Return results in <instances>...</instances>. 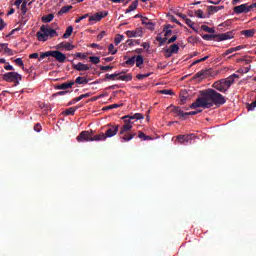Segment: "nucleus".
<instances>
[{"mask_svg": "<svg viewBox=\"0 0 256 256\" xmlns=\"http://www.w3.org/2000/svg\"><path fill=\"white\" fill-rule=\"evenodd\" d=\"M231 53H235L234 48H230V49L226 50L225 53L222 54V57H227V55H231Z\"/></svg>", "mask_w": 256, "mask_h": 256, "instance_id": "53", "label": "nucleus"}, {"mask_svg": "<svg viewBox=\"0 0 256 256\" xmlns=\"http://www.w3.org/2000/svg\"><path fill=\"white\" fill-rule=\"evenodd\" d=\"M87 17H89V14H84L83 16L77 18L75 23H81V21H83V19H87Z\"/></svg>", "mask_w": 256, "mask_h": 256, "instance_id": "57", "label": "nucleus"}, {"mask_svg": "<svg viewBox=\"0 0 256 256\" xmlns=\"http://www.w3.org/2000/svg\"><path fill=\"white\" fill-rule=\"evenodd\" d=\"M107 139V136L105 133L101 132L100 134L92 136V141H105Z\"/></svg>", "mask_w": 256, "mask_h": 256, "instance_id": "22", "label": "nucleus"}, {"mask_svg": "<svg viewBox=\"0 0 256 256\" xmlns=\"http://www.w3.org/2000/svg\"><path fill=\"white\" fill-rule=\"evenodd\" d=\"M113 69V66H100V71H111Z\"/></svg>", "mask_w": 256, "mask_h": 256, "instance_id": "55", "label": "nucleus"}, {"mask_svg": "<svg viewBox=\"0 0 256 256\" xmlns=\"http://www.w3.org/2000/svg\"><path fill=\"white\" fill-rule=\"evenodd\" d=\"M172 52H170L169 51V48H167L166 50H165V57H166V59H169L170 57H172Z\"/></svg>", "mask_w": 256, "mask_h": 256, "instance_id": "64", "label": "nucleus"}, {"mask_svg": "<svg viewBox=\"0 0 256 256\" xmlns=\"http://www.w3.org/2000/svg\"><path fill=\"white\" fill-rule=\"evenodd\" d=\"M187 91L183 90L180 92V105H185V103H187Z\"/></svg>", "mask_w": 256, "mask_h": 256, "instance_id": "25", "label": "nucleus"}, {"mask_svg": "<svg viewBox=\"0 0 256 256\" xmlns=\"http://www.w3.org/2000/svg\"><path fill=\"white\" fill-rule=\"evenodd\" d=\"M156 41H158L159 46L162 47V45H165V43H167V38H166V36L163 38V37H161V34H159L156 37Z\"/></svg>", "mask_w": 256, "mask_h": 256, "instance_id": "37", "label": "nucleus"}, {"mask_svg": "<svg viewBox=\"0 0 256 256\" xmlns=\"http://www.w3.org/2000/svg\"><path fill=\"white\" fill-rule=\"evenodd\" d=\"M124 124L120 128L119 135L122 143H129L133 138L137 136V133L133 132V118L131 116L122 117Z\"/></svg>", "mask_w": 256, "mask_h": 256, "instance_id": "2", "label": "nucleus"}, {"mask_svg": "<svg viewBox=\"0 0 256 256\" xmlns=\"http://www.w3.org/2000/svg\"><path fill=\"white\" fill-rule=\"evenodd\" d=\"M222 9H225V6H208V14L213 15V13H218Z\"/></svg>", "mask_w": 256, "mask_h": 256, "instance_id": "21", "label": "nucleus"}, {"mask_svg": "<svg viewBox=\"0 0 256 256\" xmlns=\"http://www.w3.org/2000/svg\"><path fill=\"white\" fill-rule=\"evenodd\" d=\"M77 84V85H87V83H89V80L85 77H81V76H78L76 78V80L74 81V84Z\"/></svg>", "mask_w": 256, "mask_h": 256, "instance_id": "24", "label": "nucleus"}, {"mask_svg": "<svg viewBox=\"0 0 256 256\" xmlns=\"http://www.w3.org/2000/svg\"><path fill=\"white\" fill-rule=\"evenodd\" d=\"M176 139L181 145H187L193 141V134L178 135Z\"/></svg>", "mask_w": 256, "mask_h": 256, "instance_id": "9", "label": "nucleus"}, {"mask_svg": "<svg viewBox=\"0 0 256 256\" xmlns=\"http://www.w3.org/2000/svg\"><path fill=\"white\" fill-rule=\"evenodd\" d=\"M208 77H211V69L201 70L194 75V79H200V81H203V79H207Z\"/></svg>", "mask_w": 256, "mask_h": 256, "instance_id": "11", "label": "nucleus"}, {"mask_svg": "<svg viewBox=\"0 0 256 256\" xmlns=\"http://www.w3.org/2000/svg\"><path fill=\"white\" fill-rule=\"evenodd\" d=\"M255 107H256V99L251 104H247L248 111H253L255 109Z\"/></svg>", "mask_w": 256, "mask_h": 256, "instance_id": "52", "label": "nucleus"}, {"mask_svg": "<svg viewBox=\"0 0 256 256\" xmlns=\"http://www.w3.org/2000/svg\"><path fill=\"white\" fill-rule=\"evenodd\" d=\"M27 3H29V0H24L22 2L21 11H22L23 15H25V13H27V7H28Z\"/></svg>", "mask_w": 256, "mask_h": 256, "instance_id": "41", "label": "nucleus"}, {"mask_svg": "<svg viewBox=\"0 0 256 256\" xmlns=\"http://www.w3.org/2000/svg\"><path fill=\"white\" fill-rule=\"evenodd\" d=\"M227 99L223 94L217 92L215 89H207L201 92V97L197 98L195 102L190 105V109H197L201 107L202 109H211L213 105L216 107H221L225 105Z\"/></svg>", "mask_w": 256, "mask_h": 256, "instance_id": "1", "label": "nucleus"}, {"mask_svg": "<svg viewBox=\"0 0 256 256\" xmlns=\"http://www.w3.org/2000/svg\"><path fill=\"white\" fill-rule=\"evenodd\" d=\"M249 12H251V6H249V4L247 3L234 7V13L236 15H241L242 13H249Z\"/></svg>", "mask_w": 256, "mask_h": 256, "instance_id": "8", "label": "nucleus"}, {"mask_svg": "<svg viewBox=\"0 0 256 256\" xmlns=\"http://www.w3.org/2000/svg\"><path fill=\"white\" fill-rule=\"evenodd\" d=\"M123 73L125 72H120V73H114V74H106L104 81H115L116 79H118L119 75H123Z\"/></svg>", "mask_w": 256, "mask_h": 256, "instance_id": "20", "label": "nucleus"}, {"mask_svg": "<svg viewBox=\"0 0 256 256\" xmlns=\"http://www.w3.org/2000/svg\"><path fill=\"white\" fill-rule=\"evenodd\" d=\"M47 57H53L58 63H65V61H67V55L59 50L42 52L38 58V61H41V59H45Z\"/></svg>", "mask_w": 256, "mask_h": 256, "instance_id": "4", "label": "nucleus"}, {"mask_svg": "<svg viewBox=\"0 0 256 256\" xmlns=\"http://www.w3.org/2000/svg\"><path fill=\"white\" fill-rule=\"evenodd\" d=\"M78 109L79 107H70L63 112V115H75V111Z\"/></svg>", "mask_w": 256, "mask_h": 256, "instance_id": "34", "label": "nucleus"}, {"mask_svg": "<svg viewBox=\"0 0 256 256\" xmlns=\"http://www.w3.org/2000/svg\"><path fill=\"white\" fill-rule=\"evenodd\" d=\"M139 5V0H135L132 4L126 9V13H131V11H135L137 6Z\"/></svg>", "mask_w": 256, "mask_h": 256, "instance_id": "28", "label": "nucleus"}, {"mask_svg": "<svg viewBox=\"0 0 256 256\" xmlns=\"http://www.w3.org/2000/svg\"><path fill=\"white\" fill-rule=\"evenodd\" d=\"M170 21H172V23H176V25H182L181 22H179L177 18H175V16H170Z\"/></svg>", "mask_w": 256, "mask_h": 256, "instance_id": "62", "label": "nucleus"}, {"mask_svg": "<svg viewBox=\"0 0 256 256\" xmlns=\"http://www.w3.org/2000/svg\"><path fill=\"white\" fill-rule=\"evenodd\" d=\"M109 15L108 12H97L96 14L89 17V21H101V19L107 17Z\"/></svg>", "mask_w": 256, "mask_h": 256, "instance_id": "16", "label": "nucleus"}, {"mask_svg": "<svg viewBox=\"0 0 256 256\" xmlns=\"http://www.w3.org/2000/svg\"><path fill=\"white\" fill-rule=\"evenodd\" d=\"M196 17L199 19H205V16L203 15V10L199 9L195 12Z\"/></svg>", "mask_w": 256, "mask_h": 256, "instance_id": "50", "label": "nucleus"}, {"mask_svg": "<svg viewBox=\"0 0 256 256\" xmlns=\"http://www.w3.org/2000/svg\"><path fill=\"white\" fill-rule=\"evenodd\" d=\"M58 49H66V51H73L75 49V45L70 42H62L58 44Z\"/></svg>", "mask_w": 256, "mask_h": 256, "instance_id": "18", "label": "nucleus"}, {"mask_svg": "<svg viewBox=\"0 0 256 256\" xmlns=\"http://www.w3.org/2000/svg\"><path fill=\"white\" fill-rule=\"evenodd\" d=\"M3 81L7 83H15V85H19V81L23 79V76L17 72H7L2 76Z\"/></svg>", "mask_w": 256, "mask_h": 256, "instance_id": "5", "label": "nucleus"}, {"mask_svg": "<svg viewBox=\"0 0 256 256\" xmlns=\"http://www.w3.org/2000/svg\"><path fill=\"white\" fill-rule=\"evenodd\" d=\"M59 34L57 33V31L55 29H51V28H46L45 25H42L40 27V31H38L36 33V37L38 39V41H47V39H53V37H58Z\"/></svg>", "mask_w": 256, "mask_h": 256, "instance_id": "3", "label": "nucleus"}, {"mask_svg": "<svg viewBox=\"0 0 256 256\" xmlns=\"http://www.w3.org/2000/svg\"><path fill=\"white\" fill-rule=\"evenodd\" d=\"M108 51H109V53H111V55H116L117 54V50H115V46L113 44H110L108 46Z\"/></svg>", "mask_w": 256, "mask_h": 256, "instance_id": "45", "label": "nucleus"}, {"mask_svg": "<svg viewBox=\"0 0 256 256\" xmlns=\"http://www.w3.org/2000/svg\"><path fill=\"white\" fill-rule=\"evenodd\" d=\"M235 79H239V75L232 74L229 77H227L226 79H222V82H223L224 86H226V89L228 91H229V88L231 87V85H233V83H235Z\"/></svg>", "mask_w": 256, "mask_h": 256, "instance_id": "12", "label": "nucleus"}, {"mask_svg": "<svg viewBox=\"0 0 256 256\" xmlns=\"http://www.w3.org/2000/svg\"><path fill=\"white\" fill-rule=\"evenodd\" d=\"M89 60L94 65H99V63H101V59L98 56H91Z\"/></svg>", "mask_w": 256, "mask_h": 256, "instance_id": "38", "label": "nucleus"}, {"mask_svg": "<svg viewBox=\"0 0 256 256\" xmlns=\"http://www.w3.org/2000/svg\"><path fill=\"white\" fill-rule=\"evenodd\" d=\"M135 62H136V67H141V65L144 62L143 56H141V55L136 56Z\"/></svg>", "mask_w": 256, "mask_h": 256, "instance_id": "39", "label": "nucleus"}, {"mask_svg": "<svg viewBox=\"0 0 256 256\" xmlns=\"http://www.w3.org/2000/svg\"><path fill=\"white\" fill-rule=\"evenodd\" d=\"M233 37H235V30L222 33V34H217L216 41H227L229 39H233Z\"/></svg>", "mask_w": 256, "mask_h": 256, "instance_id": "10", "label": "nucleus"}, {"mask_svg": "<svg viewBox=\"0 0 256 256\" xmlns=\"http://www.w3.org/2000/svg\"><path fill=\"white\" fill-rule=\"evenodd\" d=\"M123 104H112L107 106V109H117L118 107H122Z\"/></svg>", "mask_w": 256, "mask_h": 256, "instance_id": "60", "label": "nucleus"}, {"mask_svg": "<svg viewBox=\"0 0 256 256\" xmlns=\"http://www.w3.org/2000/svg\"><path fill=\"white\" fill-rule=\"evenodd\" d=\"M117 133H119V125L108 124V128L104 134L106 135V139H107V138L115 137Z\"/></svg>", "mask_w": 256, "mask_h": 256, "instance_id": "7", "label": "nucleus"}, {"mask_svg": "<svg viewBox=\"0 0 256 256\" xmlns=\"http://www.w3.org/2000/svg\"><path fill=\"white\" fill-rule=\"evenodd\" d=\"M160 93L162 95H175V92H173V90H167V89L160 90Z\"/></svg>", "mask_w": 256, "mask_h": 256, "instance_id": "46", "label": "nucleus"}, {"mask_svg": "<svg viewBox=\"0 0 256 256\" xmlns=\"http://www.w3.org/2000/svg\"><path fill=\"white\" fill-rule=\"evenodd\" d=\"M55 19V15L53 13L45 15L42 17V22L43 23H51V21Z\"/></svg>", "mask_w": 256, "mask_h": 256, "instance_id": "29", "label": "nucleus"}, {"mask_svg": "<svg viewBox=\"0 0 256 256\" xmlns=\"http://www.w3.org/2000/svg\"><path fill=\"white\" fill-rule=\"evenodd\" d=\"M14 62H15L16 65H18L19 67H22V69H25L24 64H23V59L17 58V59L14 60Z\"/></svg>", "mask_w": 256, "mask_h": 256, "instance_id": "48", "label": "nucleus"}, {"mask_svg": "<svg viewBox=\"0 0 256 256\" xmlns=\"http://www.w3.org/2000/svg\"><path fill=\"white\" fill-rule=\"evenodd\" d=\"M130 119H136V121H139V120L143 119V114L136 113V114L130 116Z\"/></svg>", "mask_w": 256, "mask_h": 256, "instance_id": "44", "label": "nucleus"}, {"mask_svg": "<svg viewBox=\"0 0 256 256\" xmlns=\"http://www.w3.org/2000/svg\"><path fill=\"white\" fill-rule=\"evenodd\" d=\"M125 39V36L121 35V34H117L115 39H114V43L115 45H119V43H121V41Z\"/></svg>", "mask_w": 256, "mask_h": 256, "instance_id": "42", "label": "nucleus"}, {"mask_svg": "<svg viewBox=\"0 0 256 256\" xmlns=\"http://www.w3.org/2000/svg\"><path fill=\"white\" fill-rule=\"evenodd\" d=\"M105 35H107V32L102 31L97 35V40L101 41L103 39V37H105Z\"/></svg>", "mask_w": 256, "mask_h": 256, "instance_id": "58", "label": "nucleus"}, {"mask_svg": "<svg viewBox=\"0 0 256 256\" xmlns=\"http://www.w3.org/2000/svg\"><path fill=\"white\" fill-rule=\"evenodd\" d=\"M117 79L118 81H131L133 79V75L132 74L119 75Z\"/></svg>", "mask_w": 256, "mask_h": 256, "instance_id": "31", "label": "nucleus"}, {"mask_svg": "<svg viewBox=\"0 0 256 256\" xmlns=\"http://www.w3.org/2000/svg\"><path fill=\"white\" fill-rule=\"evenodd\" d=\"M168 49H169L170 53H172L173 55L179 53V45H177V44L170 45V47Z\"/></svg>", "mask_w": 256, "mask_h": 256, "instance_id": "35", "label": "nucleus"}, {"mask_svg": "<svg viewBox=\"0 0 256 256\" xmlns=\"http://www.w3.org/2000/svg\"><path fill=\"white\" fill-rule=\"evenodd\" d=\"M4 52L9 56L14 55L13 51L8 46L5 47Z\"/></svg>", "mask_w": 256, "mask_h": 256, "instance_id": "61", "label": "nucleus"}, {"mask_svg": "<svg viewBox=\"0 0 256 256\" xmlns=\"http://www.w3.org/2000/svg\"><path fill=\"white\" fill-rule=\"evenodd\" d=\"M185 23H186V25H188V27H190V29H193V31H195V33H199V30H197L195 27H193V25H195V23L191 19L187 18L185 20Z\"/></svg>", "mask_w": 256, "mask_h": 256, "instance_id": "36", "label": "nucleus"}, {"mask_svg": "<svg viewBox=\"0 0 256 256\" xmlns=\"http://www.w3.org/2000/svg\"><path fill=\"white\" fill-rule=\"evenodd\" d=\"M90 95H91V93L82 94L79 97H76V98L72 99L68 103V106L75 105V103H79V101H81L82 99H87V97H89Z\"/></svg>", "mask_w": 256, "mask_h": 256, "instance_id": "19", "label": "nucleus"}, {"mask_svg": "<svg viewBox=\"0 0 256 256\" xmlns=\"http://www.w3.org/2000/svg\"><path fill=\"white\" fill-rule=\"evenodd\" d=\"M67 93H69V91L65 90V91H60V92H56L52 95V97H59V96H63V95H67Z\"/></svg>", "mask_w": 256, "mask_h": 256, "instance_id": "51", "label": "nucleus"}, {"mask_svg": "<svg viewBox=\"0 0 256 256\" xmlns=\"http://www.w3.org/2000/svg\"><path fill=\"white\" fill-rule=\"evenodd\" d=\"M71 9H73V6H71V5H66V6H64V7H62V8L60 9V11L58 12V15L60 16V15H63V14H65V13H69V11H71Z\"/></svg>", "mask_w": 256, "mask_h": 256, "instance_id": "30", "label": "nucleus"}, {"mask_svg": "<svg viewBox=\"0 0 256 256\" xmlns=\"http://www.w3.org/2000/svg\"><path fill=\"white\" fill-rule=\"evenodd\" d=\"M241 35H244L245 37H253L255 35V29L243 30Z\"/></svg>", "mask_w": 256, "mask_h": 256, "instance_id": "33", "label": "nucleus"}, {"mask_svg": "<svg viewBox=\"0 0 256 256\" xmlns=\"http://www.w3.org/2000/svg\"><path fill=\"white\" fill-rule=\"evenodd\" d=\"M41 129H42V126L40 123H37L34 125V131H36V133H41Z\"/></svg>", "mask_w": 256, "mask_h": 256, "instance_id": "56", "label": "nucleus"}, {"mask_svg": "<svg viewBox=\"0 0 256 256\" xmlns=\"http://www.w3.org/2000/svg\"><path fill=\"white\" fill-rule=\"evenodd\" d=\"M172 113H175L179 117H186V112H183V110L179 106H175L172 110Z\"/></svg>", "mask_w": 256, "mask_h": 256, "instance_id": "23", "label": "nucleus"}, {"mask_svg": "<svg viewBox=\"0 0 256 256\" xmlns=\"http://www.w3.org/2000/svg\"><path fill=\"white\" fill-rule=\"evenodd\" d=\"M72 68L75 69V71H89L90 67L87 64H83L79 62L78 64H72Z\"/></svg>", "mask_w": 256, "mask_h": 256, "instance_id": "17", "label": "nucleus"}, {"mask_svg": "<svg viewBox=\"0 0 256 256\" xmlns=\"http://www.w3.org/2000/svg\"><path fill=\"white\" fill-rule=\"evenodd\" d=\"M147 29L153 31L155 29V24L153 22H148Z\"/></svg>", "mask_w": 256, "mask_h": 256, "instance_id": "63", "label": "nucleus"}, {"mask_svg": "<svg viewBox=\"0 0 256 256\" xmlns=\"http://www.w3.org/2000/svg\"><path fill=\"white\" fill-rule=\"evenodd\" d=\"M7 27V23H5V20L3 18H0V31H3Z\"/></svg>", "mask_w": 256, "mask_h": 256, "instance_id": "54", "label": "nucleus"}, {"mask_svg": "<svg viewBox=\"0 0 256 256\" xmlns=\"http://www.w3.org/2000/svg\"><path fill=\"white\" fill-rule=\"evenodd\" d=\"M202 31H205L206 33H215V29L210 28L207 25H202L201 26Z\"/></svg>", "mask_w": 256, "mask_h": 256, "instance_id": "43", "label": "nucleus"}, {"mask_svg": "<svg viewBox=\"0 0 256 256\" xmlns=\"http://www.w3.org/2000/svg\"><path fill=\"white\" fill-rule=\"evenodd\" d=\"M175 41H177V35H174L170 39H168L167 45H171V43H175Z\"/></svg>", "mask_w": 256, "mask_h": 256, "instance_id": "59", "label": "nucleus"}, {"mask_svg": "<svg viewBox=\"0 0 256 256\" xmlns=\"http://www.w3.org/2000/svg\"><path fill=\"white\" fill-rule=\"evenodd\" d=\"M138 137H139V139H143L144 141L151 139L150 136L145 135V133H143V132H139Z\"/></svg>", "mask_w": 256, "mask_h": 256, "instance_id": "47", "label": "nucleus"}, {"mask_svg": "<svg viewBox=\"0 0 256 256\" xmlns=\"http://www.w3.org/2000/svg\"><path fill=\"white\" fill-rule=\"evenodd\" d=\"M151 76V73H147V74H138L136 76L137 79H139L140 81L147 78V77H150Z\"/></svg>", "mask_w": 256, "mask_h": 256, "instance_id": "49", "label": "nucleus"}, {"mask_svg": "<svg viewBox=\"0 0 256 256\" xmlns=\"http://www.w3.org/2000/svg\"><path fill=\"white\" fill-rule=\"evenodd\" d=\"M73 34V26H68L66 32L63 34V39H69Z\"/></svg>", "mask_w": 256, "mask_h": 256, "instance_id": "32", "label": "nucleus"}, {"mask_svg": "<svg viewBox=\"0 0 256 256\" xmlns=\"http://www.w3.org/2000/svg\"><path fill=\"white\" fill-rule=\"evenodd\" d=\"M202 39L204 41H217V34H204Z\"/></svg>", "mask_w": 256, "mask_h": 256, "instance_id": "27", "label": "nucleus"}, {"mask_svg": "<svg viewBox=\"0 0 256 256\" xmlns=\"http://www.w3.org/2000/svg\"><path fill=\"white\" fill-rule=\"evenodd\" d=\"M76 139L79 143L93 141V130H91V132L82 131Z\"/></svg>", "mask_w": 256, "mask_h": 256, "instance_id": "6", "label": "nucleus"}, {"mask_svg": "<svg viewBox=\"0 0 256 256\" xmlns=\"http://www.w3.org/2000/svg\"><path fill=\"white\" fill-rule=\"evenodd\" d=\"M171 29H173V26H171V24L164 26V29H163V31L165 32L164 37L168 38L169 35H171L173 33V30H171Z\"/></svg>", "mask_w": 256, "mask_h": 256, "instance_id": "26", "label": "nucleus"}, {"mask_svg": "<svg viewBox=\"0 0 256 256\" xmlns=\"http://www.w3.org/2000/svg\"><path fill=\"white\" fill-rule=\"evenodd\" d=\"M75 85V81L69 80L67 82H64L62 84H58L55 86V89L57 90H62V91H67V89H71Z\"/></svg>", "mask_w": 256, "mask_h": 256, "instance_id": "13", "label": "nucleus"}, {"mask_svg": "<svg viewBox=\"0 0 256 256\" xmlns=\"http://www.w3.org/2000/svg\"><path fill=\"white\" fill-rule=\"evenodd\" d=\"M135 59H136V56H132L131 58H128L125 61V65H129L130 67H133V65H135Z\"/></svg>", "mask_w": 256, "mask_h": 256, "instance_id": "40", "label": "nucleus"}, {"mask_svg": "<svg viewBox=\"0 0 256 256\" xmlns=\"http://www.w3.org/2000/svg\"><path fill=\"white\" fill-rule=\"evenodd\" d=\"M126 35L129 38L143 37V30L141 28H137L135 30H128V31H126Z\"/></svg>", "mask_w": 256, "mask_h": 256, "instance_id": "15", "label": "nucleus"}, {"mask_svg": "<svg viewBox=\"0 0 256 256\" xmlns=\"http://www.w3.org/2000/svg\"><path fill=\"white\" fill-rule=\"evenodd\" d=\"M212 87L214 89H216L217 91H220V93H227V87L225 86V84L223 83V80H219L214 82V84L212 85Z\"/></svg>", "mask_w": 256, "mask_h": 256, "instance_id": "14", "label": "nucleus"}]
</instances>
